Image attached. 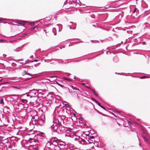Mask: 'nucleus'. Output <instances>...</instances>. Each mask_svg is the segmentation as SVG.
Returning a JSON list of instances; mask_svg holds the SVG:
<instances>
[{
    "label": "nucleus",
    "mask_w": 150,
    "mask_h": 150,
    "mask_svg": "<svg viewBox=\"0 0 150 150\" xmlns=\"http://www.w3.org/2000/svg\"><path fill=\"white\" fill-rule=\"evenodd\" d=\"M58 125H59V126H61V123L60 122H58Z\"/></svg>",
    "instance_id": "22"
},
{
    "label": "nucleus",
    "mask_w": 150,
    "mask_h": 150,
    "mask_svg": "<svg viewBox=\"0 0 150 150\" xmlns=\"http://www.w3.org/2000/svg\"><path fill=\"white\" fill-rule=\"evenodd\" d=\"M38 61V60L35 59L33 61H31V62H37Z\"/></svg>",
    "instance_id": "26"
},
{
    "label": "nucleus",
    "mask_w": 150,
    "mask_h": 150,
    "mask_svg": "<svg viewBox=\"0 0 150 150\" xmlns=\"http://www.w3.org/2000/svg\"><path fill=\"white\" fill-rule=\"evenodd\" d=\"M35 150H38L39 149L38 147H36L34 148Z\"/></svg>",
    "instance_id": "23"
},
{
    "label": "nucleus",
    "mask_w": 150,
    "mask_h": 150,
    "mask_svg": "<svg viewBox=\"0 0 150 150\" xmlns=\"http://www.w3.org/2000/svg\"><path fill=\"white\" fill-rule=\"evenodd\" d=\"M137 8H135L134 10V11L133 13H134L136 11H137Z\"/></svg>",
    "instance_id": "19"
},
{
    "label": "nucleus",
    "mask_w": 150,
    "mask_h": 150,
    "mask_svg": "<svg viewBox=\"0 0 150 150\" xmlns=\"http://www.w3.org/2000/svg\"><path fill=\"white\" fill-rule=\"evenodd\" d=\"M44 31H45H45H46V30H44Z\"/></svg>",
    "instance_id": "32"
},
{
    "label": "nucleus",
    "mask_w": 150,
    "mask_h": 150,
    "mask_svg": "<svg viewBox=\"0 0 150 150\" xmlns=\"http://www.w3.org/2000/svg\"><path fill=\"white\" fill-rule=\"evenodd\" d=\"M125 147L124 146H121L120 148V150H124L125 149Z\"/></svg>",
    "instance_id": "6"
},
{
    "label": "nucleus",
    "mask_w": 150,
    "mask_h": 150,
    "mask_svg": "<svg viewBox=\"0 0 150 150\" xmlns=\"http://www.w3.org/2000/svg\"><path fill=\"white\" fill-rule=\"evenodd\" d=\"M4 41L3 40L0 39V43L3 42H4Z\"/></svg>",
    "instance_id": "21"
},
{
    "label": "nucleus",
    "mask_w": 150,
    "mask_h": 150,
    "mask_svg": "<svg viewBox=\"0 0 150 150\" xmlns=\"http://www.w3.org/2000/svg\"><path fill=\"white\" fill-rule=\"evenodd\" d=\"M0 103L1 104H4V101L3 99H1L0 101Z\"/></svg>",
    "instance_id": "14"
},
{
    "label": "nucleus",
    "mask_w": 150,
    "mask_h": 150,
    "mask_svg": "<svg viewBox=\"0 0 150 150\" xmlns=\"http://www.w3.org/2000/svg\"><path fill=\"white\" fill-rule=\"evenodd\" d=\"M65 107H67V108H69V105L68 104H65Z\"/></svg>",
    "instance_id": "17"
},
{
    "label": "nucleus",
    "mask_w": 150,
    "mask_h": 150,
    "mask_svg": "<svg viewBox=\"0 0 150 150\" xmlns=\"http://www.w3.org/2000/svg\"><path fill=\"white\" fill-rule=\"evenodd\" d=\"M148 78V77L147 76H142L141 77H140V79H144V78Z\"/></svg>",
    "instance_id": "13"
},
{
    "label": "nucleus",
    "mask_w": 150,
    "mask_h": 150,
    "mask_svg": "<svg viewBox=\"0 0 150 150\" xmlns=\"http://www.w3.org/2000/svg\"><path fill=\"white\" fill-rule=\"evenodd\" d=\"M25 100L24 99H23V102L24 101V100Z\"/></svg>",
    "instance_id": "31"
},
{
    "label": "nucleus",
    "mask_w": 150,
    "mask_h": 150,
    "mask_svg": "<svg viewBox=\"0 0 150 150\" xmlns=\"http://www.w3.org/2000/svg\"><path fill=\"white\" fill-rule=\"evenodd\" d=\"M25 21H22L17 20L16 21V23L21 25H23L25 24Z\"/></svg>",
    "instance_id": "1"
},
{
    "label": "nucleus",
    "mask_w": 150,
    "mask_h": 150,
    "mask_svg": "<svg viewBox=\"0 0 150 150\" xmlns=\"http://www.w3.org/2000/svg\"><path fill=\"white\" fill-rule=\"evenodd\" d=\"M92 92L93 93V94H94L96 96H98V94L96 93L95 90V89H91Z\"/></svg>",
    "instance_id": "5"
},
{
    "label": "nucleus",
    "mask_w": 150,
    "mask_h": 150,
    "mask_svg": "<svg viewBox=\"0 0 150 150\" xmlns=\"http://www.w3.org/2000/svg\"><path fill=\"white\" fill-rule=\"evenodd\" d=\"M57 82V84L58 85H59V86H60L61 87H64V86L63 85H61L60 84H59V83L58 82Z\"/></svg>",
    "instance_id": "9"
},
{
    "label": "nucleus",
    "mask_w": 150,
    "mask_h": 150,
    "mask_svg": "<svg viewBox=\"0 0 150 150\" xmlns=\"http://www.w3.org/2000/svg\"><path fill=\"white\" fill-rule=\"evenodd\" d=\"M33 139L31 138H30L29 139V140H30V141H31Z\"/></svg>",
    "instance_id": "27"
},
{
    "label": "nucleus",
    "mask_w": 150,
    "mask_h": 150,
    "mask_svg": "<svg viewBox=\"0 0 150 150\" xmlns=\"http://www.w3.org/2000/svg\"><path fill=\"white\" fill-rule=\"evenodd\" d=\"M24 73H25V74H27L28 75H29L30 76H32V74H30L29 73H28L26 71H24Z\"/></svg>",
    "instance_id": "8"
},
{
    "label": "nucleus",
    "mask_w": 150,
    "mask_h": 150,
    "mask_svg": "<svg viewBox=\"0 0 150 150\" xmlns=\"http://www.w3.org/2000/svg\"><path fill=\"white\" fill-rule=\"evenodd\" d=\"M17 34H16V35H14V36H15V35H16Z\"/></svg>",
    "instance_id": "33"
},
{
    "label": "nucleus",
    "mask_w": 150,
    "mask_h": 150,
    "mask_svg": "<svg viewBox=\"0 0 150 150\" xmlns=\"http://www.w3.org/2000/svg\"><path fill=\"white\" fill-rule=\"evenodd\" d=\"M74 89L76 90H78V89L77 88H75V87H74Z\"/></svg>",
    "instance_id": "25"
},
{
    "label": "nucleus",
    "mask_w": 150,
    "mask_h": 150,
    "mask_svg": "<svg viewBox=\"0 0 150 150\" xmlns=\"http://www.w3.org/2000/svg\"><path fill=\"white\" fill-rule=\"evenodd\" d=\"M53 142H59V140L56 137L52 138V139Z\"/></svg>",
    "instance_id": "2"
},
{
    "label": "nucleus",
    "mask_w": 150,
    "mask_h": 150,
    "mask_svg": "<svg viewBox=\"0 0 150 150\" xmlns=\"http://www.w3.org/2000/svg\"><path fill=\"white\" fill-rule=\"evenodd\" d=\"M53 142V144L55 146H57L58 145V142Z\"/></svg>",
    "instance_id": "10"
},
{
    "label": "nucleus",
    "mask_w": 150,
    "mask_h": 150,
    "mask_svg": "<svg viewBox=\"0 0 150 150\" xmlns=\"http://www.w3.org/2000/svg\"><path fill=\"white\" fill-rule=\"evenodd\" d=\"M13 96H17V95H12Z\"/></svg>",
    "instance_id": "29"
},
{
    "label": "nucleus",
    "mask_w": 150,
    "mask_h": 150,
    "mask_svg": "<svg viewBox=\"0 0 150 150\" xmlns=\"http://www.w3.org/2000/svg\"><path fill=\"white\" fill-rule=\"evenodd\" d=\"M82 84L83 85H84L85 84V83H83Z\"/></svg>",
    "instance_id": "30"
},
{
    "label": "nucleus",
    "mask_w": 150,
    "mask_h": 150,
    "mask_svg": "<svg viewBox=\"0 0 150 150\" xmlns=\"http://www.w3.org/2000/svg\"><path fill=\"white\" fill-rule=\"evenodd\" d=\"M63 79H65V80H69V81H70V79H68L67 78H65V77L63 78Z\"/></svg>",
    "instance_id": "16"
},
{
    "label": "nucleus",
    "mask_w": 150,
    "mask_h": 150,
    "mask_svg": "<svg viewBox=\"0 0 150 150\" xmlns=\"http://www.w3.org/2000/svg\"><path fill=\"white\" fill-rule=\"evenodd\" d=\"M79 142L81 144H82L83 145L85 144V143L86 142L85 140L83 139H81V141H80Z\"/></svg>",
    "instance_id": "4"
},
{
    "label": "nucleus",
    "mask_w": 150,
    "mask_h": 150,
    "mask_svg": "<svg viewBox=\"0 0 150 150\" xmlns=\"http://www.w3.org/2000/svg\"><path fill=\"white\" fill-rule=\"evenodd\" d=\"M13 88H15L19 89V88H17V87H15L13 86Z\"/></svg>",
    "instance_id": "28"
},
{
    "label": "nucleus",
    "mask_w": 150,
    "mask_h": 150,
    "mask_svg": "<svg viewBox=\"0 0 150 150\" xmlns=\"http://www.w3.org/2000/svg\"><path fill=\"white\" fill-rule=\"evenodd\" d=\"M88 141L89 143L94 144L95 141L94 139H89Z\"/></svg>",
    "instance_id": "3"
},
{
    "label": "nucleus",
    "mask_w": 150,
    "mask_h": 150,
    "mask_svg": "<svg viewBox=\"0 0 150 150\" xmlns=\"http://www.w3.org/2000/svg\"><path fill=\"white\" fill-rule=\"evenodd\" d=\"M100 107L101 108H103V109H104L105 110H106L105 108L102 105H101V106H100Z\"/></svg>",
    "instance_id": "20"
},
{
    "label": "nucleus",
    "mask_w": 150,
    "mask_h": 150,
    "mask_svg": "<svg viewBox=\"0 0 150 150\" xmlns=\"http://www.w3.org/2000/svg\"><path fill=\"white\" fill-rule=\"evenodd\" d=\"M143 138L144 139V140L146 142H147L148 141V139L146 138L145 137H143Z\"/></svg>",
    "instance_id": "15"
},
{
    "label": "nucleus",
    "mask_w": 150,
    "mask_h": 150,
    "mask_svg": "<svg viewBox=\"0 0 150 150\" xmlns=\"http://www.w3.org/2000/svg\"><path fill=\"white\" fill-rule=\"evenodd\" d=\"M67 130L69 131H71L72 130V129L71 128L69 127L67 128Z\"/></svg>",
    "instance_id": "11"
},
{
    "label": "nucleus",
    "mask_w": 150,
    "mask_h": 150,
    "mask_svg": "<svg viewBox=\"0 0 150 150\" xmlns=\"http://www.w3.org/2000/svg\"><path fill=\"white\" fill-rule=\"evenodd\" d=\"M97 104L99 105L100 106H101V105L100 104V103L98 101H97V100H93Z\"/></svg>",
    "instance_id": "7"
},
{
    "label": "nucleus",
    "mask_w": 150,
    "mask_h": 150,
    "mask_svg": "<svg viewBox=\"0 0 150 150\" xmlns=\"http://www.w3.org/2000/svg\"><path fill=\"white\" fill-rule=\"evenodd\" d=\"M94 137L93 136H90L89 139H94Z\"/></svg>",
    "instance_id": "12"
},
{
    "label": "nucleus",
    "mask_w": 150,
    "mask_h": 150,
    "mask_svg": "<svg viewBox=\"0 0 150 150\" xmlns=\"http://www.w3.org/2000/svg\"><path fill=\"white\" fill-rule=\"evenodd\" d=\"M30 24L32 25L33 26L34 25V23L33 22H31Z\"/></svg>",
    "instance_id": "18"
},
{
    "label": "nucleus",
    "mask_w": 150,
    "mask_h": 150,
    "mask_svg": "<svg viewBox=\"0 0 150 150\" xmlns=\"http://www.w3.org/2000/svg\"><path fill=\"white\" fill-rule=\"evenodd\" d=\"M85 87L89 89H91L90 88L89 86H85Z\"/></svg>",
    "instance_id": "24"
}]
</instances>
